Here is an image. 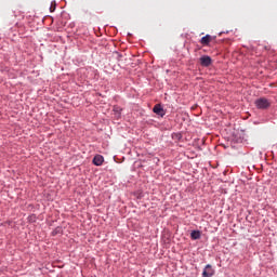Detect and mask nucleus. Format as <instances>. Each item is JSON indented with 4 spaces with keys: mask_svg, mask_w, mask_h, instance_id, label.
Segmentation results:
<instances>
[{
    "mask_svg": "<svg viewBox=\"0 0 277 277\" xmlns=\"http://www.w3.org/2000/svg\"><path fill=\"white\" fill-rule=\"evenodd\" d=\"M258 109H269L272 102L265 97H260L254 102Z\"/></svg>",
    "mask_w": 277,
    "mask_h": 277,
    "instance_id": "f257e3e1",
    "label": "nucleus"
},
{
    "mask_svg": "<svg viewBox=\"0 0 277 277\" xmlns=\"http://www.w3.org/2000/svg\"><path fill=\"white\" fill-rule=\"evenodd\" d=\"M199 63L203 68H209L213 64V60L209 55H203L199 58Z\"/></svg>",
    "mask_w": 277,
    "mask_h": 277,
    "instance_id": "f03ea898",
    "label": "nucleus"
},
{
    "mask_svg": "<svg viewBox=\"0 0 277 277\" xmlns=\"http://www.w3.org/2000/svg\"><path fill=\"white\" fill-rule=\"evenodd\" d=\"M213 40H215V37H213L211 35H206L205 37H202L200 39V44H202V47H209V44H211V42H213Z\"/></svg>",
    "mask_w": 277,
    "mask_h": 277,
    "instance_id": "7ed1b4c3",
    "label": "nucleus"
},
{
    "mask_svg": "<svg viewBox=\"0 0 277 277\" xmlns=\"http://www.w3.org/2000/svg\"><path fill=\"white\" fill-rule=\"evenodd\" d=\"M213 274H215V271L213 269L211 264L206 265V267L202 272V276L203 277H211V276H213Z\"/></svg>",
    "mask_w": 277,
    "mask_h": 277,
    "instance_id": "20e7f679",
    "label": "nucleus"
},
{
    "mask_svg": "<svg viewBox=\"0 0 277 277\" xmlns=\"http://www.w3.org/2000/svg\"><path fill=\"white\" fill-rule=\"evenodd\" d=\"M154 114H157V116H161L163 118L166 116V110H163V107H161L160 104H156L153 108Z\"/></svg>",
    "mask_w": 277,
    "mask_h": 277,
    "instance_id": "39448f33",
    "label": "nucleus"
},
{
    "mask_svg": "<svg viewBox=\"0 0 277 277\" xmlns=\"http://www.w3.org/2000/svg\"><path fill=\"white\" fill-rule=\"evenodd\" d=\"M105 161V158H103L102 155H96L94 158H93V164L94 166H103V162Z\"/></svg>",
    "mask_w": 277,
    "mask_h": 277,
    "instance_id": "423d86ee",
    "label": "nucleus"
},
{
    "mask_svg": "<svg viewBox=\"0 0 277 277\" xmlns=\"http://www.w3.org/2000/svg\"><path fill=\"white\" fill-rule=\"evenodd\" d=\"M190 237L192 239H200V230H193Z\"/></svg>",
    "mask_w": 277,
    "mask_h": 277,
    "instance_id": "0eeeda50",
    "label": "nucleus"
},
{
    "mask_svg": "<svg viewBox=\"0 0 277 277\" xmlns=\"http://www.w3.org/2000/svg\"><path fill=\"white\" fill-rule=\"evenodd\" d=\"M55 2H52L51 3V6H50V12H55Z\"/></svg>",
    "mask_w": 277,
    "mask_h": 277,
    "instance_id": "6e6552de",
    "label": "nucleus"
}]
</instances>
